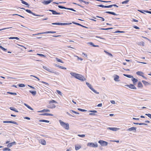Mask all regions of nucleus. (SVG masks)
<instances>
[{"instance_id":"obj_2","label":"nucleus","mask_w":151,"mask_h":151,"mask_svg":"<svg viewBox=\"0 0 151 151\" xmlns=\"http://www.w3.org/2000/svg\"><path fill=\"white\" fill-rule=\"evenodd\" d=\"M57 103V102L54 100H52L49 101V104L48 105L47 107L48 108L52 109L55 107V105L53 103Z\"/></svg>"},{"instance_id":"obj_40","label":"nucleus","mask_w":151,"mask_h":151,"mask_svg":"<svg viewBox=\"0 0 151 151\" xmlns=\"http://www.w3.org/2000/svg\"><path fill=\"white\" fill-rule=\"evenodd\" d=\"M112 28H101L100 29L101 30H108L109 29H112Z\"/></svg>"},{"instance_id":"obj_34","label":"nucleus","mask_w":151,"mask_h":151,"mask_svg":"<svg viewBox=\"0 0 151 151\" xmlns=\"http://www.w3.org/2000/svg\"><path fill=\"white\" fill-rule=\"evenodd\" d=\"M129 0H126L125 1H122V4H127L128 2L129 1Z\"/></svg>"},{"instance_id":"obj_52","label":"nucleus","mask_w":151,"mask_h":151,"mask_svg":"<svg viewBox=\"0 0 151 151\" xmlns=\"http://www.w3.org/2000/svg\"><path fill=\"white\" fill-rule=\"evenodd\" d=\"M98 6L103 7V8H106V6H104L102 5H98Z\"/></svg>"},{"instance_id":"obj_54","label":"nucleus","mask_w":151,"mask_h":151,"mask_svg":"<svg viewBox=\"0 0 151 151\" xmlns=\"http://www.w3.org/2000/svg\"><path fill=\"white\" fill-rule=\"evenodd\" d=\"M96 17L101 18V20L103 21H104L105 20L103 18V17H99V16H97Z\"/></svg>"},{"instance_id":"obj_39","label":"nucleus","mask_w":151,"mask_h":151,"mask_svg":"<svg viewBox=\"0 0 151 151\" xmlns=\"http://www.w3.org/2000/svg\"><path fill=\"white\" fill-rule=\"evenodd\" d=\"M10 39H16L17 40H19V38L17 37H10Z\"/></svg>"},{"instance_id":"obj_7","label":"nucleus","mask_w":151,"mask_h":151,"mask_svg":"<svg viewBox=\"0 0 151 151\" xmlns=\"http://www.w3.org/2000/svg\"><path fill=\"white\" fill-rule=\"evenodd\" d=\"M25 11L29 13H30V14H32V15L35 16H38V17H40V16H41V17H43V15H37V14H35V13H33V12H32L30 10H29V9H25Z\"/></svg>"},{"instance_id":"obj_23","label":"nucleus","mask_w":151,"mask_h":151,"mask_svg":"<svg viewBox=\"0 0 151 151\" xmlns=\"http://www.w3.org/2000/svg\"><path fill=\"white\" fill-rule=\"evenodd\" d=\"M133 124H136V125H147V124L145 123H134Z\"/></svg>"},{"instance_id":"obj_14","label":"nucleus","mask_w":151,"mask_h":151,"mask_svg":"<svg viewBox=\"0 0 151 151\" xmlns=\"http://www.w3.org/2000/svg\"><path fill=\"white\" fill-rule=\"evenodd\" d=\"M40 143L43 145H46V143L45 140L44 139H41L40 141Z\"/></svg>"},{"instance_id":"obj_18","label":"nucleus","mask_w":151,"mask_h":151,"mask_svg":"<svg viewBox=\"0 0 151 151\" xmlns=\"http://www.w3.org/2000/svg\"><path fill=\"white\" fill-rule=\"evenodd\" d=\"M43 68L45 69L46 70L48 71H49L50 72H51V73L52 72V71H51L50 69H49V68H47V67L44 66H43Z\"/></svg>"},{"instance_id":"obj_61","label":"nucleus","mask_w":151,"mask_h":151,"mask_svg":"<svg viewBox=\"0 0 151 151\" xmlns=\"http://www.w3.org/2000/svg\"><path fill=\"white\" fill-rule=\"evenodd\" d=\"M42 83H43V84H44L46 85H48V84L47 83H46V82H44V81H41V82Z\"/></svg>"},{"instance_id":"obj_30","label":"nucleus","mask_w":151,"mask_h":151,"mask_svg":"<svg viewBox=\"0 0 151 151\" xmlns=\"http://www.w3.org/2000/svg\"><path fill=\"white\" fill-rule=\"evenodd\" d=\"M10 109L16 112H18V111L16 109L13 107H10Z\"/></svg>"},{"instance_id":"obj_13","label":"nucleus","mask_w":151,"mask_h":151,"mask_svg":"<svg viewBox=\"0 0 151 151\" xmlns=\"http://www.w3.org/2000/svg\"><path fill=\"white\" fill-rule=\"evenodd\" d=\"M108 129L113 131H116L117 130H118L119 128L115 127H109Z\"/></svg>"},{"instance_id":"obj_57","label":"nucleus","mask_w":151,"mask_h":151,"mask_svg":"<svg viewBox=\"0 0 151 151\" xmlns=\"http://www.w3.org/2000/svg\"><path fill=\"white\" fill-rule=\"evenodd\" d=\"M10 123H12L15 124H17V123L14 121H10Z\"/></svg>"},{"instance_id":"obj_15","label":"nucleus","mask_w":151,"mask_h":151,"mask_svg":"<svg viewBox=\"0 0 151 151\" xmlns=\"http://www.w3.org/2000/svg\"><path fill=\"white\" fill-rule=\"evenodd\" d=\"M53 0H48L47 1H45L43 2V4H48L50 3Z\"/></svg>"},{"instance_id":"obj_11","label":"nucleus","mask_w":151,"mask_h":151,"mask_svg":"<svg viewBox=\"0 0 151 151\" xmlns=\"http://www.w3.org/2000/svg\"><path fill=\"white\" fill-rule=\"evenodd\" d=\"M86 84L87 86L89 88L91 89L92 91L94 92L95 90L94 89L92 88L91 85L88 82L86 83Z\"/></svg>"},{"instance_id":"obj_24","label":"nucleus","mask_w":151,"mask_h":151,"mask_svg":"<svg viewBox=\"0 0 151 151\" xmlns=\"http://www.w3.org/2000/svg\"><path fill=\"white\" fill-rule=\"evenodd\" d=\"M105 13L111 14L114 15H116V14L114 12H109V11H106L105 12Z\"/></svg>"},{"instance_id":"obj_47","label":"nucleus","mask_w":151,"mask_h":151,"mask_svg":"<svg viewBox=\"0 0 151 151\" xmlns=\"http://www.w3.org/2000/svg\"><path fill=\"white\" fill-rule=\"evenodd\" d=\"M37 55H39L41 57H45V56L44 55L41 54L37 53Z\"/></svg>"},{"instance_id":"obj_9","label":"nucleus","mask_w":151,"mask_h":151,"mask_svg":"<svg viewBox=\"0 0 151 151\" xmlns=\"http://www.w3.org/2000/svg\"><path fill=\"white\" fill-rule=\"evenodd\" d=\"M52 24L57 25H66L68 24H69L67 23H52Z\"/></svg>"},{"instance_id":"obj_31","label":"nucleus","mask_w":151,"mask_h":151,"mask_svg":"<svg viewBox=\"0 0 151 151\" xmlns=\"http://www.w3.org/2000/svg\"><path fill=\"white\" fill-rule=\"evenodd\" d=\"M88 43H89L90 45H92L94 47H99V46L98 45H94V44L92 43V42H88Z\"/></svg>"},{"instance_id":"obj_58","label":"nucleus","mask_w":151,"mask_h":151,"mask_svg":"<svg viewBox=\"0 0 151 151\" xmlns=\"http://www.w3.org/2000/svg\"><path fill=\"white\" fill-rule=\"evenodd\" d=\"M89 111L93 113H97V111L95 110Z\"/></svg>"},{"instance_id":"obj_4","label":"nucleus","mask_w":151,"mask_h":151,"mask_svg":"<svg viewBox=\"0 0 151 151\" xmlns=\"http://www.w3.org/2000/svg\"><path fill=\"white\" fill-rule=\"evenodd\" d=\"M98 142L102 146H107L108 145V142L105 141L100 140Z\"/></svg>"},{"instance_id":"obj_55","label":"nucleus","mask_w":151,"mask_h":151,"mask_svg":"<svg viewBox=\"0 0 151 151\" xmlns=\"http://www.w3.org/2000/svg\"><path fill=\"white\" fill-rule=\"evenodd\" d=\"M71 111H72V112L76 114H79V113L77 112H76V111H74L73 110H71Z\"/></svg>"},{"instance_id":"obj_35","label":"nucleus","mask_w":151,"mask_h":151,"mask_svg":"<svg viewBox=\"0 0 151 151\" xmlns=\"http://www.w3.org/2000/svg\"><path fill=\"white\" fill-rule=\"evenodd\" d=\"M22 1V3L26 5L29 6V4L27 3L26 2L23 1V0H20Z\"/></svg>"},{"instance_id":"obj_22","label":"nucleus","mask_w":151,"mask_h":151,"mask_svg":"<svg viewBox=\"0 0 151 151\" xmlns=\"http://www.w3.org/2000/svg\"><path fill=\"white\" fill-rule=\"evenodd\" d=\"M119 77L118 75H116L114 78V80L115 81H119Z\"/></svg>"},{"instance_id":"obj_36","label":"nucleus","mask_w":151,"mask_h":151,"mask_svg":"<svg viewBox=\"0 0 151 151\" xmlns=\"http://www.w3.org/2000/svg\"><path fill=\"white\" fill-rule=\"evenodd\" d=\"M40 122H45L47 123H49V121L47 120H40L39 121Z\"/></svg>"},{"instance_id":"obj_63","label":"nucleus","mask_w":151,"mask_h":151,"mask_svg":"<svg viewBox=\"0 0 151 151\" xmlns=\"http://www.w3.org/2000/svg\"><path fill=\"white\" fill-rule=\"evenodd\" d=\"M132 21L133 22H138V20L134 19H133L132 20Z\"/></svg>"},{"instance_id":"obj_38","label":"nucleus","mask_w":151,"mask_h":151,"mask_svg":"<svg viewBox=\"0 0 151 151\" xmlns=\"http://www.w3.org/2000/svg\"><path fill=\"white\" fill-rule=\"evenodd\" d=\"M104 51L105 53H106V54H108V55H109L110 56H111V57L112 56V55L110 53H109V52H107V51H106V50H104Z\"/></svg>"},{"instance_id":"obj_12","label":"nucleus","mask_w":151,"mask_h":151,"mask_svg":"<svg viewBox=\"0 0 151 151\" xmlns=\"http://www.w3.org/2000/svg\"><path fill=\"white\" fill-rule=\"evenodd\" d=\"M49 11L52 12L53 14H60V13L57 12L56 11L50 9Z\"/></svg>"},{"instance_id":"obj_51","label":"nucleus","mask_w":151,"mask_h":151,"mask_svg":"<svg viewBox=\"0 0 151 151\" xmlns=\"http://www.w3.org/2000/svg\"><path fill=\"white\" fill-rule=\"evenodd\" d=\"M145 115H147L148 116V117L150 118V119H151V114H145Z\"/></svg>"},{"instance_id":"obj_25","label":"nucleus","mask_w":151,"mask_h":151,"mask_svg":"<svg viewBox=\"0 0 151 151\" xmlns=\"http://www.w3.org/2000/svg\"><path fill=\"white\" fill-rule=\"evenodd\" d=\"M55 65L56 66L58 67V68H60L61 69H63L66 70V68H65V67H63V66H60V65H57V64H55Z\"/></svg>"},{"instance_id":"obj_6","label":"nucleus","mask_w":151,"mask_h":151,"mask_svg":"<svg viewBox=\"0 0 151 151\" xmlns=\"http://www.w3.org/2000/svg\"><path fill=\"white\" fill-rule=\"evenodd\" d=\"M136 74L140 76H142V77H143L144 78L147 79V78L145 77L144 76V73L141 71H137L136 72Z\"/></svg>"},{"instance_id":"obj_45","label":"nucleus","mask_w":151,"mask_h":151,"mask_svg":"<svg viewBox=\"0 0 151 151\" xmlns=\"http://www.w3.org/2000/svg\"><path fill=\"white\" fill-rule=\"evenodd\" d=\"M0 48H1L3 50L5 51L6 50V49L4 48L1 46H0Z\"/></svg>"},{"instance_id":"obj_19","label":"nucleus","mask_w":151,"mask_h":151,"mask_svg":"<svg viewBox=\"0 0 151 151\" xmlns=\"http://www.w3.org/2000/svg\"><path fill=\"white\" fill-rule=\"evenodd\" d=\"M137 86L138 88H142L143 86L141 82H139L138 83Z\"/></svg>"},{"instance_id":"obj_43","label":"nucleus","mask_w":151,"mask_h":151,"mask_svg":"<svg viewBox=\"0 0 151 151\" xmlns=\"http://www.w3.org/2000/svg\"><path fill=\"white\" fill-rule=\"evenodd\" d=\"M72 23L74 24H76V25H79V26H81V24H80L79 23H76V22H72Z\"/></svg>"},{"instance_id":"obj_5","label":"nucleus","mask_w":151,"mask_h":151,"mask_svg":"<svg viewBox=\"0 0 151 151\" xmlns=\"http://www.w3.org/2000/svg\"><path fill=\"white\" fill-rule=\"evenodd\" d=\"M88 146H89L91 147H97L98 145L97 144H94L93 143H88L87 145Z\"/></svg>"},{"instance_id":"obj_62","label":"nucleus","mask_w":151,"mask_h":151,"mask_svg":"<svg viewBox=\"0 0 151 151\" xmlns=\"http://www.w3.org/2000/svg\"><path fill=\"white\" fill-rule=\"evenodd\" d=\"M10 94L16 95L17 94L16 93L10 92Z\"/></svg>"},{"instance_id":"obj_49","label":"nucleus","mask_w":151,"mask_h":151,"mask_svg":"<svg viewBox=\"0 0 151 151\" xmlns=\"http://www.w3.org/2000/svg\"><path fill=\"white\" fill-rule=\"evenodd\" d=\"M78 136L80 137H85V135L84 134H78Z\"/></svg>"},{"instance_id":"obj_50","label":"nucleus","mask_w":151,"mask_h":151,"mask_svg":"<svg viewBox=\"0 0 151 151\" xmlns=\"http://www.w3.org/2000/svg\"><path fill=\"white\" fill-rule=\"evenodd\" d=\"M19 86L20 87H24L25 86V85L23 84H19Z\"/></svg>"},{"instance_id":"obj_64","label":"nucleus","mask_w":151,"mask_h":151,"mask_svg":"<svg viewBox=\"0 0 151 151\" xmlns=\"http://www.w3.org/2000/svg\"><path fill=\"white\" fill-rule=\"evenodd\" d=\"M144 12H147V13H149V14H151V11H144Z\"/></svg>"},{"instance_id":"obj_42","label":"nucleus","mask_w":151,"mask_h":151,"mask_svg":"<svg viewBox=\"0 0 151 151\" xmlns=\"http://www.w3.org/2000/svg\"><path fill=\"white\" fill-rule=\"evenodd\" d=\"M58 7L59 8H60V9H67V8H66L65 7H64V6H60V5H58Z\"/></svg>"},{"instance_id":"obj_27","label":"nucleus","mask_w":151,"mask_h":151,"mask_svg":"<svg viewBox=\"0 0 151 151\" xmlns=\"http://www.w3.org/2000/svg\"><path fill=\"white\" fill-rule=\"evenodd\" d=\"M81 147V146L80 145H76L75 146V150H79Z\"/></svg>"},{"instance_id":"obj_17","label":"nucleus","mask_w":151,"mask_h":151,"mask_svg":"<svg viewBox=\"0 0 151 151\" xmlns=\"http://www.w3.org/2000/svg\"><path fill=\"white\" fill-rule=\"evenodd\" d=\"M142 82L144 84L145 86L150 85V83L149 82H148L146 81H145L144 80L142 81Z\"/></svg>"},{"instance_id":"obj_21","label":"nucleus","mask_w":151,"mask_h":151,"mask_svg":"<svg viewBox=\"0 0 151 151\" xmlns=\"http://www.w3.org/2000/svg\"><path fill=\"white\" fill-rule=\"evenodd\" d=\"M42 116H53V115L52 114H49V113H44L42 114H40Z\"/></svg>"},{"instance_id":"obj_3","label":"nucleus","mask_w":151,"mask_h":151,"mask_svg":"<svg viewBox=\"0 0 151 151\" xmlns=\"http://www.w3.org/2000/svg\"><path fill=\"white\" fill-rule=\"evenodd\" d=\"M59 122L60 125L65 129L68 130L69 129V124L67 123L63 122L61 120H59Z\"/></svg>"},{"instance_id":"obj_10","label":"nucleus","mask_w":151,"mask_h":151,"mask_svg":"<svg viewBox=\"0 0 151 151\" xmlns=\"http://www.w3.org/2000/svg\"><path fill=\"white\" fill-rule=\"evenodd\" d=\"M55 32H52V31H47L45 32H42V33H38L37 34H35V35H40L41 34H47V33H55Z\"/></svg>"},{"instance_id":"obj_37","label":"nucleus","mask_w":151,"mask_h":151,"mask_svg":"<svg viewBox=\"0 0 151 151\" xmlns=\"http://www.w3.org/2000/svg\"><path fill=\"white\" fill-rule=\"evenodd\" d=\"M123 75L125 76H126L128 78H131L132 77V76L129 75H127L126 74H124Z\"/></svg>"},{"instance_id":"obj_1","label":"nucleus","mask_w":151,"mask_h":151,"mask_svg":"<svg viewBox=\"0 0 151 151\" xmlns=\"http://www.w3.org/2000/svg\"><path fill=\"white\" fill-rule=\"evenodd\" d=\"M70 74L75 78L81 81H84L85 80L86 78L82 75L76 74L74 73L71 72L70 73Z\"/></svg>"},{"instance_id":"obj_60","label":"nucleus","mask_w":151,"mask_h":151,"mask_svg":"<svg viewBox=\"0 0 151 151\" xmlns=\"http://www.w3.org/2000/svg\"><path fill=\"white\" fill-rule=\"evenodd\" d=\"M133 27L137 29H139V28L136 26H134Z\"/></svg>"},{"instance_id":"obj_59","label":"nucleus","mask_w":151,"mask_h":151,"mask_svg":"<svg viewBox=\"0 0 151 151\" xmlns=\"http://www.w3.org/2000/svg\"><path fill=\"white\" fill-rule=\"evenodd\" d=\"M116 33H118V32H120V33H124L125 32L124 31H116L115 32Z\"/></svg>"},{"instance_id":"obj_28","label":"nucleus","mask_w":151,"mask_h":151,"mask_svg":"<svg viewBox=\"0 0 151 151\" xmlns=\"http://www.w3.org/2000/svg\"><path fill=\"white\" fill-rule=\"evenodd\" d=\"M55 59L58 62H60L62 63H64L63 62L62 60L57 58H56Z\"/></svg>"},{"instance_id":"obj_46","label":"nucleus","mask_w":151,"mask_h":151,"mask_svg":"<svg viewBox=\"0 0 151 151\" xmlns=\"http://www.w3.org/2000/svg\"><path fill=\"white\" fill-rule=\"evenodd\" d=\"M78 109L79 111H86V110L82 109L80 108H78Z\"/></svg>"},{"instance_id":"obj_44","label":"nucleus","mask_w":151,"mask_h":151,"mask_svg":"<svg viewBox=\"0 0 151 151\" xmlns=\"http://www.w3.org/2000/svg\"><path fill=\"white\" fill-rule=\"evenodd\" d=\"M56 91L57 92V93L59 94L60 95H61V96H62V93L60 91H59V90H56Z\"/></svg>"},{"instance_id":"obj_53","label":"nucleus","mask_w":151,"mask_h":151,"mask_svg":"<svg viewBox=\"0 0 151 151\" xmlns=\"http://www.w3.org/2000/svg\"><path fill=\"white\" fill-rule=\"evenodd\" d=\"M106 8H110L112 7V5L109 6H106Z\"/></svg>"},{"instance_id":"obj_41","label":"nucleus","mask_w":151,"mask_h":151,"mask_svg":"<svg viewBox=\"0 0 151 151\" xmlns=\"http://www.w3.org/2000/svg\"><path fill=\"white\" fill-rule=\"evenodd\" d=\"M16 144V143L15 142L11 143H10V147L13 145H15Z\"/></svg>"},{"instance_id":"obj_16","label":"nucleus","mask_w":151,"mask_h":151,"mask_svg":"<svg viewBox=\"0 0 151 151\" xmlns=\"http://www.w3.org/2000/svg\"><path fill=\"white\" fill-rule=\"evenodd\" d=\"M50 111V110L48 109H44L41 111H38V112H49Z\"/></svg>"},{"instance_id":"obj_20","label":"nucleus","mask_w":151,"mask_h":151,"mask_svg":"<svg viewBox=\"0 0 151 151\" xmlns=\"http://www.w3.org/2000/svg\"><path fill=\"white\" fill-rule=\"evenodd\" d=\"M136 127H132L130 128H129L127 130L129 131H133V130H135L136 131Z\"/></svg>"},{"instance_id":"obj_48","label":"nucleus","mask_w":151,"mask_h":151,"mask_svg":"<svg viewBox=\"0 0 151 151\" xmlns=\"http://www.w3.org/2000/svg\"><path fill=\"white\" fill-rule=\"evenodd\" d=\"M8 150V151H9V148H7V147L4 148L3 149V151H6V150Z\"/></svg>"},{"instance_id":"obj_29","label":"nucleus","mask_w":151,"mask_h":151,"mask_svg":"<svg viewBox=\"0 0 151 151\" xmlns=\"http://www.w3.org/2000/svg\"><path fill=\"white\" fill-rule=\"evenodd\" d=\"M24 105L28 109H29L31 110H33V109L28 105L25 103L24 104Z\"/></svg>"},{"instance_id":"obj_33","label":"nucleus","mask_w":151,"mask_h":151,"mask_svg":"<svg viewBox=\"0 0 151 151\" xmlns=\"http://www.w3.org/2000/svg\"><path fill=\"white\" fill-rule=\"evenodd\" d=\"M29 92L34 96L35 95L36 93L35 91H30Z\"/></svg>"},{"instance_id":"obj_56","label":"nucleus","mask_w":151,"mask_h":151,"mask_svg":"<svg viewBox=\"0 0 151 151\" xmlns=\"http://www.w3.org/2000/svg\"><path fill=\"white\" fill-rule=\"evenodd\" d=\"M66 9L70 10H71L74 11V12L76 11L75 10H74L72 8H67Z\"/></svg>"},{"instance_id":"obj_32","label":"nucleus","mask_w":151,"mask_h":151,"mask_svg":"<svg viewBox=\"0 0 151 151\" xmlns=\"http://www.w3.org/2000/svg\"><path fill=\"white\" fill-rule=\"evenodd\" d=\"M80 1L81 2H83L86 4H88L89 3V2H88L86 1H84L82 0H80Z\"/></svg>"},{"instance_id":"obj_26","label":"nucleus","mask_w":151,"mask_h":151,"mask_svg":"<svg viewBox=\"0 0 151 151\" xmlns=\"http://www.w3.org/2000/svg\"><path fill=\"white\" fill-rule=\"evenodd\" d=\"M132 81H133L134 83L137 82L138 81L136 79H135L134 78L132 77Z\"/></svg>"},{"instance_id":"obj_8","label":"nucleus","mask_w":151,"mask_h":151,"mask_svg":"<svg viewBox=\"0 0 151 151\" xmlns=\"http://www.w3.org/2000/svg\"><path fill=\"white\" fill-rule=\"evenodd\" d=\"M126 86L132 89H136L137 88L134 85L132 84L126 85Z\"/></svg>"}]
</instances>
